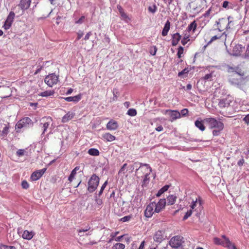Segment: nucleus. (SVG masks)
Here are the masks:
<instances>
[{"label":"nucleus","instance_id":"26","mask_svg":"<svg viewBox=\"0 0 249 249\" xmlns=\"http://www.w3.org/2000/svg\"><path fill=\"white\" fill-rule=\"evenodd\" d=\"M104 139L106 140L107 142H112L115 140V137L109 133H106L103 135Z\"/></svg>","mask_w":249,"mask_h":249},{"label":"nucleus","instance_id":"32","mask_svg":"<svg viewBox=\"0 0 249 249\" xmlns=\"http://www.w3.org/2000/svg\"><path fill=\"white\" fill-rule=\"evenodd\" d=\"M169 188V185H166L162 187L157 193L156 196L158 197L160 196L163 193L167 191Z\"/></svg>","mask_w":249,"mask_h":249},{"label":"nucleus","instance_id":"57","mask_svg":"<svg viewBox=\"0 0 249 249\" xmlns=\"http://www.w3.org/2000/svg\"><path fill=\"white\" fill-rule=\"evenodd\" d=\"M179 113L180 114V116H185L188 113V110L187 108H184L182 109Z\"/></svg>","mask_w":249,"mask_h":249},{"label":"nucleus","instance_id":"48","mask_svg":"<svg viewBox=\"0 0 249 249\" xmlns=\"http://www.w3.org/2000/svg\"><path fill=\"white\" fill-rule=\"evenodd\" d=\"M222 7L227 9L232 8L231 6H229V2L226 0L224 1L222 3Z\"/></svg>","mask_w":249,"mask_h":249},{"label":"nucleus","instance_id":"6","mask_svg":"<svg viewBox=\"0 0 249 249\" xmlns=\"http://www.w3.org/2000/svg\"><path fill=\"white\" fill-rule=\"evenodd\" d=\"M58 76L55 73H51L46 76L44 79L45 83L50 87H52L57 83Z\"/></svg>","mask_w":249,"mask_h":249},{"label":"nucleus","instance_id":"52","mask_svg":"<svg viewBox=\"0 0 249 249\" xmlns=\"http://www.w3.org/2000/svg\"><path fill=\"white\" fill-rule=\"evenodd\" d=\"M131 218V215L125 216L121 219V221L122 222H127V221H129L130 220Z\"/></svg>","mask_w":249,"mask_h":249},{"label":"nucleus","instance_id":"58","mask_svg":"<svg viewBox=\"0 0 249 249\" xmlns=\"http://www.w3.org/2000/svg\"><path fill=\"white\" fill-rule=\"evenodd\" d=\"M245 58H249V44L247 45L246 51L244 54Z\"/></svg>","mask_w":249,"mask_h":249},{"label":"nucleus","instance_id":"60","mask_svg":"<svg viewBox=\"0 0 249 249\" xmlns=\"http://www.w3.org/2000/svg\"><path fill=\"white\" fill-rule=\"evenodd\" d=\"M212 77V73H208V74H206L203 78L205 80H207V81H208L209 80H210Z\"/></svg>","mask_w":249,"mask_h":249},{"label":"nucleus","instance_id":"45","mask_svg":"<svg viewBox=\"0 0 249 249\" xmlns=\"http://www.w3.org/2000/svg\"><path fill=\"white\" fill-rule=\"evenodd\" d=\"M25 152V150L24 149H20L17 151L16 154L18 157H21L24 155Z\"/></svg>","mask_w":249,"mask_h":249},{"label":"nucleus","instance_id":"8","mask_svg":"<svg viewBox=\"0 0 249 249\" xmlns=\"http://www.w3.org/2000/svg\"><path fill=\"white\" fill-rule=\"evenodd\" d=\"M182 237L180 236H175L173 237L169 241L170 246L173 248L180 247L182 243Z\"/></svg>","mask_w":249,"mask_h":249},{"label":"nucleus","instance_id":"50","mask_svg":"<svg viewBox=\"0 0 249 249\" xmlns=\"http://www.w3.org/2000/svg\"><path fill=\"white\" fill-rule=\"evenodd\" d=\"M0 249H16L14 246H9L5 245H1L0 246Z\"/></svg>","mask_w":249,"mask_h":249},{"label":"nucleus","instance_id":"36","mask_svg":"<svg viewBox=\"0 0 249 249\" xmlns=\"http://www.w3.org/2000/svg\"><path fill=\"white\" fill-rule=\"evenodd\" d=\"M212 11V8L210 7L206 12L203 15V17L205 18H211L212 16L211 15Z\"/></svg>","mask_w":249,"mask_h":249},{"label":"nucleus","instance_id":"31","mask_svg":"<svg viewBox=\"0 0 249 249\" xmlns=\"http://www.w3.org/2000/svg\"><path fill=\"white\" fill-rule=\"evenodd\" d=\"M231 243L229 239H226L224 240H222V242L221 243L220 245H222L223 247L228 248V249H231Z\"/></svg>","mask_w":249,"mask_h":249},{"label":"nucleus","instance_id":"46","mask_svg":"<svg viewBox=\"0 0 249 249\" xmlns=\"http://www.w3.org/2000/svg\"><path fill=\"white\" fill-rule=\"evenodd\" d=\"M76 174V173H75V171H72L71 172V173L68 178V180L70 181V182H71L72 181V180L74 178V177Z\"/></svg>","mask_w":249,"mask_h":249},{"label":"nucleus","instance_id":"51","mask_svg":"<svg viewBox=\"0 0 249 249\" xmlns=\"http://www.w3.org/2000/svg\"><path fill=\"white\" fill-rule=\"evenodd\" d=\"M224 34V33H223L222 35L221 36H218V35H215V36H213L211 38V40H210V41L209 42L208 44L211 43L214 40H216V39H219L221 37H222L223 36V35Z\"/></svg>","mask_w":249,"mask_h":249},{"label":"nucleus","instance_id":"28","mask_svg":"<svg viewBox=\"0 0 249 249\" xmlns=\"http://www.w3.org/2000/svg\"><path fill=\"white\" fill-rule=\"evenodd\" d=\"M54 93L55 92L54 90H46L41 92L39 94V95L42 97H48L53 96Z\"/></svg>","mask_w":249,"mask_h":249},{"label":"nucleus","instance_id":"43","mask_svg":"<svg viewBox=\"0 0 249 249\" xmlns=\"http://www.w3.org/2000/svg\"><path fill=\"white\" fill-rule=\"evenodd\" d=\"M183 53V48L182 46H179L178 48V51L177 53V55L178 58L181 57V55Z\"/></svg>","mask_w":249,"mask_h":249},{"label":"nucleus","instance_id":"62","mask_svg":"<svg viewBox=\"0 0 249 249\" xmlns=\"http://www.w3.org/2000/svg\"><path fill=\"white\" fill-rule=\"evenodd\" d=\"M84 33L82 31H79V32L77 33V40H79L83 36Z\"/></svg>","mask_w":249,"mask_h":249},{"label":"nucleus","instance_id":"5","mask_svg":"<svg viewBox=\"0 0 249 249\" xmlns=\"http://www.w3.org/2000/svg\"><path fill=\"white\" fill-rule=\"evenodd\" d=\"M204 121L207 123L211 129L212 128H220L224 127V124L221 121L216 120L214 118L210 117L204 119Z\"/></svg>","mask_w":249,"mask_h":249},{"label":"nucleus","instance_id":"37","mask_svg":"<svg viewBox=\"0 0 249 249\" xmlns=\"http://www.w3.org/2000/svg\"><path fill=\"white\" fill-rule=\"evenodd\" d=\"M189 38V35H185L181 41V44L184 46L187 43L188 41L190 40Z\"/></svg>","mask_w":249,"mask_h":249},{"label":"nucleus","instance_id":"53","mask_svg":"<svg viewBox=\"0 0 249 249\" xmlns=\"http://www.w3.org/2000/svg\"><path fill=\"white\" fill-rule=\"evenodd\" d=\"M120 15H121V17L124 20H125L126 21H127L128 20H130V19L128 18V16L124 12L121 14Z\"/></svg>","mask_w":249,"mask_h":249},{"label":"nucleus","instance_id":"61","mask_svg":"<svg viewBox=\"0 0 249 249\" xmlns=\"http://www.w3.org/2000/svg\"><path fill=\"white\" fill-rule=\"evenodd\" d=\"M90 227H87L86 229H79L77 231L78 232V233H79V235L80 236H82V235L80 234V233L82 232H86V231H88L90 229Z\"/></svg>","mask_w":249,"mask_h":249},{"label":"nucleus","instance_id":"27","mask_svg":"<svg viewBox=\"0 0 249 249\" xmlns=\"http://www.w3.org/2000/svg\"><path fill=\"white\" fill-rule=\"evenodd\" d=\"M195 126L197 127L199 130L203 131L205 129V126H204L202 121L196 120L195 123Z\"/></svg>","mask_w":249,"mask_h":249},{"label":"nucleus","instance_id":"47","mask_svg":"<svg viewBox=\"0 0 249 249\" xmlns=\"http://www.w3.org/2000/svg\"><path fill=\"white\" fill-rule=\"evenodd\" d=\"M85 19V17L84 16H82L79 19L75 20L74 22L75 24H81L84 22Z\"/></svg>","mask_w":249,"mask_h":249},{"label":"nucleus","instance_id":"12","mask_svg":"<svg viewBox=\"0 0 249 249\" xmlns=\"http://www.w3.org/2000/svg\"><path fill=\"white\" fill-rule=\"evenodd\" d=\"M166 204V200L165 199H160L159 202L156 203V206L154 207V212L156 213H159L163 209H164Z\"/></svg>","mask_w":249,"mask_h":249},{"label":"nucleus","instance_id":"19","mask_svg":"<svg viewBox=\"0 0 249 249\" xmlns=\"http://www.w3.org/2000/svg\"><path fill=\"white\" fill-rule=\"evenodd\" d=\"M75 113L71 112H68L66 114L62 119V122L66 123L71 120L74 116Z\"/></svg>","mask_w":249,"mask_h":249},{"label":"nucleus","instance_id":"25","mask_svg":"<svg viewBox=\"0 0 249 249\" xmlns=\"http://www.w3.org/2000/svg\"><path fill=\"white\" fill-rule=\"evenodd\" d=\"M9 124H4V127H3L2 130L0 132V136L2 137V138L6 137L9 132Z\"/></svg>","mask_w":249,"mask_h":249},{"label":"nucleus","instance_id":"29","mask_svg":"<svg viewBox=\"0 0 249 249\" xmlns=\"http://www.w3.org/2000/svg\"><path fill=\"white\" fill-rule=\"evenodd\" d=\"M177 199L176 196L174 195H169L167 197V202L168 205H173L175 203Z\"/></svg>","mask_w":249,"mask_h":249},{"label":"nucleus","instance_id":"24","mask_svg":"<svg viewBox=\"0 0 249 249\" xmlns=\"http://www.w3.org/2000/svg\"><path fill=\"white\" fill-rule=\"evenodd\" d=\"M241 79H238L232 77H231L229 79V81L230 83V84L233 86L239 87L241 85V82H240Z\"/></svg>","mask_w":249,"mask_h":249},{"label":"nucleus","instance_id":"22","mask_svg":"<svg viewBox=\"0 0 249 249\" xmlns=\"http://www.w3.org/2000/svg\"><path fill=\"white\" fill-rule=\"evenodd\" d=\"M170 22L169 20H167L164 26V28L162 31V36H165L167 35L168 33L170 28Z\"/></svg>","mask_w":249,"mask_h":249},{"label":"nucleus","instance_id":"3","mask_svg":"<svg viewBox=\"0 0 249 249\" xmlns=\"http://www.w3.org/2000/svg\"><path fill=\"white\" fill-rule=\"evenodd\" d=\"M33 122L29 117H24L20 120L16 125V129H27L32 126Z\"/></svg>","mask_w":249,"mask_h":249},{"label":"nucleus","instance_id":"18","mask_svg":"<svg viewBox=\"0 0 249 249\" xmlns=\"http://www.w3.org/2000/svg\"><path fill=\"white\" fill-rule=\"evenodd\" d=\"M181 36L178 33L174 34L172 36V45L173 46H176L180 40Z\"/></svg>","mask_w":249,"mask_h":249},{"label":"nucleus","instance_id":"33","mask_svg":"<svg viewBox=\"0 0 249 249\" xmlns=\"http://www.w3.org/2000/svg\"><path fill=\"white\" fill-rule=\"evenodd\" d=\"M88 154L91 156H97L100 154L99 150L95 148H90L88 150Z\"/></svg>","mask_w":249,"mask_h":249},{"label":"nucleus","instance_id":"41","mask_svg":"<svg viewBox=\"0 0 249 249\" xmlns=\"http://www.w3.org/2000/svg\"><path fill=\"white\" fill-rule=\"evenodd\" d=\"M224 127L220 128H216V129L213 131V136H218L220 135L221 131L223 129Z\"/></svg>","mask_w":249,"mask_h":249},{"label":"nucleus","instance_id":"4","mask_svg":"<svg viewBox=\"0 0 249 249\" xmlns=\"http://www.w3.org/2000/svg\"><path fill=\"white\" fill-rule=\"evenodd\" d=\"M100 181L99 178L95 174L91 176L88 181V191L92 193L94 192L97 188Z\"/></svg>","mask_w":249,"mask_h":249},{"label":"nucleus","instance_id":"59","mask_svg":"<svg viewBox=\"0 0 249 249\" xmlns=\"http://www.w3.org/2000/svg\"><path fill=\"white\" fill-rule=\"evenodd\" d=\"M197 203V199H196V200H195V201L194 200L193 201L191 205H190V207L191 208V210H193V209H194L195 208V207L196 206Z\"/></svg>","mask_w":249,"mask_h":249},{"label":"nucleus","instance_id":"34","mask_svg":"<svg viewBox=\"0 0 249 249\" xmlns=\"http://www.w3.org/2000/svg\"><path fill=\"white\" fill-rule=\"evenodd\" d=\"M197 26V24L196 22V21H194L192 22L190 24H189L187 27V30L188 31H191V30H193V32H194L195 31L196 29Z\"/></svg>","mask_w":249,"mask_h":249},{"label":"nucleus","instance_id":"49","mask_svg":"<svg viewBox=\"0 0 249 249\" xmlns=\"http://www.w3.org/2000/svg\"><path fill=\"white\" fill-rule=\"evenodd\" d=\"M107 181H106L102 185L101 188V189L100 190V191L99 192V193H98V195L100 196H101L102 193H103V192L104 191V190L105 189V187H106L107 185Z\"/></svg>","mask_w":249,"mask_h":249},{"label":"nucleus","instance_id":"2","mask_svg":"<svg viewBox=\"0 0 249 249\" xmlns=\"http://www.w3.org/2000/svg\"><path fill=\"white\" fill-rule=\"evenodd\" d=\"M242 17V15L240 14L235 16H228L227 18L228 23L226 26V30L228 31L230 29H233L235 25H238V22L241 19Z\"/></svg>","mask_w":249,"mask_h":249},{"label":"nucleus","instance_id":"14","mask_svg":"<svg viewBox=\"0 0 249 249\" xmlns=\"http://www.w3.org/2000/svg\"><path fill=\"white\" fill-rule=\"evenodd\" d=\"M164 231H158L155 232L154 235V240L156 242L160 243L164 239Z\"/></svg>","mask_w":249,"mask_h":249},{"label":"nucleus","instance_id":"64","mask_svg":"<svg viewBox=\"0 0 249 249\" xmlns=\"http://www.w3.org/2000/svg\"><path fill=\"white\" fill-rule=\"evenodd\" d=\"M243 121H245L247 124H249V114L247 115L243 119Z\"/></svg>","mask_w":249,"mask_h":249},{"label":"nucleus","instance_id":"11","mask_svg":"<svg viewBox=\"0 0 249 249\" xmlns=\"http://www.w3.org/2000/svg\"><path fill=\"white\" fill-rule=\"evenodd\" d=\"M46 171V168H43L34 172L31 176V179L33 181H36L39 179Z\"/></svg>","mask_w":249,"mask_h":249},{"label":"nucleus","instance_id":"15","mask_svg":"<svg viewBox=\"0 0 249 249\" xmlns=\"http://www.w3.org/2000/svg\"><path fill=\"white\" fill-rule=\"evenodd\" d=\"M31 0H20L18 6L23 11L28 9L31 4Z\"/></svg>","mask_w":249,"mask_h":249},{"label":"nucleus","instance_id":"7","mask_svg":"<svg viewBox=\"0 0 249 249\" xmlns=\"http://www.w3.org/2000/svg\"><path fill=\"white\" fill-rule=\"evenodd\" d=\"M52 122V119L50 117H43L41 119L39 127L42 129L41 136L44 134Z\"/></svg>","mask_w":249,"mask_h":249},{"label":"nucleus","instance_id":"54","mask_svg":"<svg viewBox=\"0 0 249 249\" xmlns=\"http://www.w3.org/2000/svg\"><path fill=\"white\" fill-rule=\"evenodd\" d=\"M95 203L98 206V207H99L100 206H101L102 204L103 201L101 199H100L99 198H97V196H95Z\"/></svg>","mask_w":249,"mask_h":249},{"label":"nucleus","instance_id":"55","mask_svg":"<svg viewBox=\"0 0 249 249\" xmlns=\"http://www.w3.org/2000/svg\"><path fill=\"white\" fill-rule=\"evenodd\" d=\"M222 239L217 237H215L213 239V242L216 245H220L222 242Z\"/></svg>","mask_w":249,"mask_h":249},{"label":"nucleus","instance_id":"17","mask_svg":"<svg viewBox=\"0 0 249 249\" xmlns=\"http://www.w3.org/2000/svg\"><path fill=\"white\" fill-rule=\"evenodd\" d=\"M62 99H64L67 102H73L74 103H77L81 99V95L80 94L74 96H70L67 97H61Z\"/></svg>","mask_w":249,"mask_h":249},{"label":"nucleus","instance_id":"44","mask_svg":"<svg viewBox=\"0 0 249 249\" xmlns=\"http://www.w3.org/2000/svg\"><path fill=\"white\" fill-rule=\"evenodd\" d=\"M21 186L22 188L27 189L29 188V184L26 180H23L21 182Z\"/></svg>","mask_w":249,"mask_h":249},{"label":"nucleus","instance_id":"56","mask_svg":"<svg viewBox=\"0 0 249 249\" xmlns=\"http://www.w3.org/2000/svg\"><path fill=\"white\" fill-rule=\"evenodd\" d=\"M188 72H189L188 70L187 69L185 68V69H183L182 71H181L178 72V76H181L182 75H183L184 74L188 73Z\"/></svg>","mask_w":249,"mask_h":249},{"label":"nucleus","instance_id":"23","mask_svg":"<svg viewBox=\"0 0 249 249\" xmlns=\"http://www.w3.org/2000/svg\"><path fill=\"white\" fill-rule=\"evenodd\" d=\"M34 235V233L33 231H29L27 230H25L22 235V237L23 238L27 239V240H30L31 239Z\"/></svg>","mask_w":249,"mask_h":249},{"label":"nucleus","instance_id":"42","mask_svg":"<svg viewBox=\"0 0 249 249\" xmlns=\"http://www.w3.org/2000/svg\"><path fill=\"white\" fill-rule=\"evenodd\" d=\"M192 210H188L185 213L184 216H183V220H186L187 218H188V217H189L192 215Z\"/></svg>","mask_w":249,"mask_h":249},{"label":"nucleus","instance_id":"16","mask_svg":"<svg viewBox=\"0 0 249 249\" xmlns=\"http://www.w3.org/2000/svg\"><path fill=\"white\" fill-rule=\"evenodd\" d=\"M118 127V124L116 121L110 120L107 124V128L110 130H115Z\"/></svg>","mask_w":249,"mask_h":249},{"label":"nucleus","instance_id":"40","mask_svg":"<svg viewBox=\"0 0 249 249\" xmlns=\"http://www.w3.org/2000/svg\"><path fill=\"white\" fill-rule=\"evenodd\" d=\"M148 11L152 14H154L157 10V7L155 4L148 8Z\"/></svg>","mask_w":249,"mask_h":249},{"label":"nucleus","instance_id":"35","mask_svg":"<svg viewBox=\"0 0 249 249\" xmlns=\"http://www.w3.org/2000/svg\"><path fill=\"white\" fill-rule=\"evenodd\" d=\"M150 175H145L143 176V179L142 181V187H144L148 183L149 181V178L148 177Z\"/></svg>","mask_w":249,"mask_h":249},{"label":"nucleus","instance_id":"1","mask_svg":"<svg viewBox=\"0 0 249 249\" xmlns=\"http://www.w3.org/2000/svg\"><path fill=\"white\" fill-rule=\"evenodd\" d=\"M152 172V169L148 164L141 163L138 168L135 171L137 178H143L145 175H150Z\"/></svg>","mask_w":249,"mask_h":249},{"label":"nucleus","instance_id":"38","mask_svg":"<svg viewBox=\"0 0 249 249\" xmlns=\"http://www.w3.org/2000/svg\"><path fill=\"white\" fill-rule=\"evenodd\" d=\"M127 114L130 116H135L137 114V111L134 108L129 109L127 111Z\"/></svg>","mask_w":249,"mask_h":249},{"label":"nucleus","instance_id":"13","mask_svg":"<svg viewBox=\"0 0 249 249\" xmlns=\"http://www.w3.org/2000/svg\"><path fill=\"white\" fill-rule=\"evenodd\" d=\"M216 23L217 25V28L220 31H222L224 30H226V26L228 22L226 18H221L219 19L218 21H216Z\"/></svg>","mask_w":249,"mask_h":249},{"label":"nucleus","instance_id":"20","mask_svg":"<svg viewBox=\"0 0 249 249\" xmlns=\"http://www.w3.org/2000/svg\"><path fill=\"white\" fill-rule=\"evenodd\" d=\"M243 51V47L241 45H236L232 49V55L237 56L240 55V53Z\"/></svg>","mask_w":249,"mask_h":249},{"label":"nucleus","instance_id":"21","mask_svg":"<svg viewBox=\"0 0 249 249\" xmlns=\"http://www.w3.org/2000/svg\"><path fill=\"white\" fill-rule=\"evenodd\" d=\"M231 101L227 98L220 99L218 103V106L220 107H226L230 106Z\"/></svg>","mask_w":249,"mask_h":249},{"label":"nucleus","instance_id":"39","mask_svg":"<svg viewBox=\"0 0 249 249\" xmlns=\"http://www.w3.org/2000/svg\"><path fill=\"white\" fill-rule=\"evenodd\" d=\"M125 245L122 243H116L113 246L114 249H124Z\"/></svg>","mask_w":249,"mask_h":249},{"label":"nucleus","instance_id":"9","mask_svg":"<svg viewBox=\"0 0 249 249\" xmlns=\"http://www.w3.org/2000/svg\"><path fill=\"white\" fill-rule=\"evenodd\" d=\"M15 17V14L14 12L11 11L9 13L8 16H7V18H6L5 21L4 22V24L3 26V27L5 30H8L11 27V25L14 21Z\"/></svg>","mask_w":249,"mask_h":249},{"label":"nucleus","instance_id":"63","mask_svg":"<svg viewBox=\"0 0 249 249\" xmlns=\"http://www.w3.org/2000/svg\"><path fill=\"white\" fill-rule=\"evenodd\" d=\"M117 8L120 14L124 12V9H123L121 5H118L117 6Z\"/></svg>","mask_w":249,"mask_h":249},{"label":"nucleus","instance_id":"30","mask_svg":"<svg viewBox=\"0 0 249 249\" xmlns=\"http://www.w3.org/2000/svg\"><path fill=\"white\" fill-rule=\"evenodd\" d=\"M170 117L173 120H176L180 117V114L179 112L177 110H172L170 113Z\"/></svg>","mask_w":249,"mask_h":249},{"label":"nucleus","instance_id":"10","mask_svg":"<svg viewBox=\"0 0 249 249\" xmlns=\"http://www.w3.org/2000/svg\"><path fill=\"white\" fill-rule=\"evenodd\" d=\"M156 206V203L152 202L150 203L146 207L144 211V216L147 218L152 217L153 214L155 213L154 212L155 207Z\"/></svg>","mask_w":249,"mask_h":249}]
</instances>
